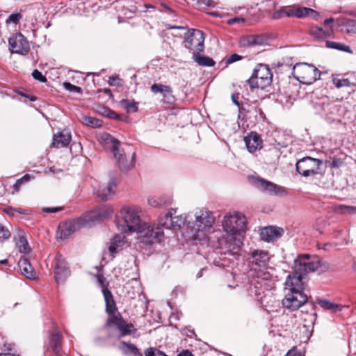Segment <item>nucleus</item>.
I'll return each mask as SVG.
<instances>
[{
	"label": "nucleus",
	"mask_w": 356,
	"mask_h": 356,
	"mask_svg": "<svg viewBox=\"0 0 356 356\" xmlns=\"http://www.w3.org/2000/svg\"><path fill=\"white\" fill-rule=\"evenodd\" d=\"M273 73L268 65L259 64L253 70L248 83L252 90L256 88L264 89L272 83Z\"/></svg>",
	"instance_id": "6e6552de"
},
{
	"label": "nucleus",
	"mask_w": 356,
	"mask_h": 356,
	"mask_svg": "<svg viewBox=\"0 0 356 356\" xmlns=\"http://www.w3.org/2000/svg\"><path fill=\"white\" fill-rule=\"evenodd\" d=\"M10 236L9 230L0 225V242L8 239Z\"/></svg>",
	"instance_id": "de8ad7c7"
},
{
	"label": "nucleus",
	"mask_w": 356,
	"mask_h": 356,
	"mask_svg": "<svg viewBox=\"0 0 356 356\" xmlns=\"http://www.w3.org/2000/svg\"><path fill=\"white\" fill-rule=\"evenodd\" d=\"M102 293L106 302V312L110 316L115 315L117 307L111 292L108 289H104Z\"/></svg>",
	"instance_id": "c85d7f7f"
},
{
	"label": "nucleus",
	"mask_w": 356,
	"mask_h": 356,
	"mask_svg": "<svg viewBox=\"0 0 356 356\" xmlns=\"http://www.w3.org/2000/svg\"><path fill=\"white\" fill-rule=\"evenodd\" d=\"M161 6L163 8V9H160V11L167 12L169 13H173V10L171 8H170L168 5H166L165 3H161Z\"/></svg>",
	"instance_id": "680f3d73"
},
{
	"label": "nucleus",
	"mask_w": 356,
	"mask_h": 356,
	"mask_svg": "<svg viewBox=\"0 0 356 356\" xmlns=\"http://www.w3.org/2000/svg\"><path fill=\"white\" fill-rule=\"evenodd\" d=\"M15 211H16V212H17L19 213H21V214L26 213V210H24V209H22V208L15 209Z\"/></svg>",
	"instance_id": "338daca9"
},
{
	"label": "nucleus",
	"mask_w": 356,
	"mask_h": 356,
	"mask_svg": "<svg viewBox=\"0 0 356 356\" xmlns=\"http://www.w3.org/2000/svg\"><path fill=\"white\" fill-rule=\"evenodd\" d=\"M108 115H109V118H114V119H120V115H118V113H116L114 111H111L108 113Z\"/></svg>",
	"instance_id": "69168bd1"
},
{
	"label": "nucleus",
	"mask_w": 356,
	"mask_h": 356,
	"mask_svg": "<svg viewBox=\"0 0 356 356\" xmlns=\"http://www.w3.org/2000/svg\"><path fill=\"white\" fill-rule=\"evenodd\" d=\"M163 227L158 224L143 222L136 232L140 242L146 245L161 243L164 237Z\"/></svg>",
	"instance_id": "39448f33"
},
{
	"label": "nucleus",
	"mask_w": 356,
	"mask_h": 356,
	"mask_svg": "<svg viewBox=\"0 0 356 356\" xmlns=\"http://www.w3.org/2000/svg\"><path fill=\"white\" fill-rule=\"evenodd\" d=\"M177 209L170 210L160 218V225L166 229H179L185 225L186 216L185 215H176Z\"/></svg>",
	"instance_id": "ddd939ff"
},
{
	"label": "nucleus",
	"mask_w": 356,
	"mask_h": 356,
	"mask_svg": "<svg viewBox=\"0 0 356 356\" xmlns=\"http://www.w3.org/2000/svg\"><path fill=\"white\" fill-rule=\"evenodd\" d=\"M332 82L335 85V86L338 88H340L343 86H349L350 81L347 79H337L336 77L332 78Z\"/></svg>",
	"instance_id": "a18cd8bd"
},
{
	"label": "nucleus",
	"mask_w": 356,
	"mask_h": 356,
	"mask_svg": "<svg viewBox=\"0 0 356 356\" xmlns=\"http://www.w3.org/2000/svg\"><path fill=\"white\" fill-rule=\"evenodd\" d=\"M262 39L259 35H245L240 38L239 44L241 47H250L257 44H261Z\"/></svg>",
	"instance_id": "f704fd0d"
},
{
	"label": "nucleus",
	"mask_w": 356,
	"mask_h": 356,
	"mask_svg": "<svg viewBox=\"0 0 356 356\" xmlns=\"http://www.w3.org/2000/svg\"><path fill=\"white\" fill-rule=\"evenodd\" d=\"M101 140L111 149L115 164L122 171H128L133 168L136 163V154L133 153L131 159L128 161L123 151L120 149V142L108 134H104L101 136Z\"/></svg>",
	"instance_id": "20e7f679"
},
{
	"label": "nucleus",
	"mask_w": 356,
	"mask_h": 356,
	"mask_svg": "<svg viewBox=\"0 0 356 356\" xmlns=\"http://www.w3.org/2000/svg\"><path fill=\"white\" fill-rule=\"evenodd\" d=\"M334 211L340 214L350 213L349 206L339 204L334 207Z\"/></svg>",
	"instance_id": "8fccbe9b"
},
{
	"label": "nucleus",
	"mask_w": 356,
	"mask_h": 356,
	"mask_svg": "<svg viewBox=\"0 0 356 356\" xmlns=\"http://www.w3.org/2000/svg\"><path fill=\"white\" fill-rule=\"evenodd\" d=\"M285 356H302V355L297 348H293L289 350Z\"/></svg>",
	"instance_id": "bf43d9fd"
},
{
	"label": "nucleus",
	"mask_w": 356,
	"mask_h": 356,
	"mask_svg": "<svg viewBox=\"0 0 356 356\" xmlns=\"http://www.w3.org/2000/svg\"><path fill=\"white\" fill-rule=\"evenodd\" d=\"M97 281L99 283L100 286L102 287V290L104 289H107L105 286V282H106V279L105 277H104L103 275L102 274H98L97 275Z\"/></svg>",
	"instance_id": "052dcab7"
},
{
	"label": "nucleus",
	"mask_w": 356,
	"mask_h": 356,
	"mask_svg": "<svg viewBox=\"0 0 356 356\" xmlns=\"http://www.w3.org/2000/svg\"><path fill=\"white\" fill-rule=\"evenodd\" d=\"M172 203L170 196H153L148 198V204L152 207H161Z\"/></svg>",
	"instance_id": "2f4dec72"
},
{
	"label": "nucleus",
	"mask_w": 356,
	"mask_h": 356,
	"mask_svg": "<svg viewBox=\"0 0 356 356\" xmlns=\"http://www.w3.org/2000/svg\"><path fill=\"white\" fill-rule=\"evenodd\" d=\"M15 241L18 250L22 253H29L31 248L23 232H19L15 236Z\"/></svg>",
	"instance_id": "72a5a7b5"
},
{
	"label": "nucleus",
	"mask_w": 356,
	"mask_h": 356,
	"mask_svg": "<svg viewBox=\"0 0 356 356\" xmlns=\"http://www.w3.org/2000/svg\"><path fill=\"white\" fill-rule=\"evenodd\" d=\"M204 36L202 31L193 29L188 36L185 38L184 47L191 51L193 54H199L204 48Z\"/></svg>",
	"instance_id": "f8f14e48"
},
{
	"label": "nucleus",
	"mask_w": 356,
	"mask_h": 356,
	"mask_svg": "<svg viewBox=\"0 0 356 356\" xmlns=\"http://www.w3.org/2000/svg\"><path fill=\"white\" fill-rule=\"evenodd\" d=\"M32 76L35 80H38L41 83H45L47 81V78L42 74V72L38 70H34L33 71Z\"/></svg>",
	"instance_id": "09e8293b"
},
{
	"label": "nucleus",
	"mask_w": 356,
	"mask_h": 356,
	"mask_svg": "<svg viewBox=\"0 0 356 356\" xmlns=\"http://www.w3.org/2000/svg\"><path fill=\"white\" fill-rule=\"evenodd\" d=\"M62 334L57 330H53L49 336L47 343V350H52L54 354H58L62 351Z\"/></svg>",
	"instance_id": "5701e85b"
},
{
	"label": "nucleus",
	"mask_w": 356,
	"mask_h": 356,
	"mask_svg": "<svg viewBox=\"0 0 356 356\" xmlns=\"http://www.w3.org/2000/svg\"><path fill=\"white\" fill-rule=\"evenodd\" d=\"M116 185L113 181H110L106 186H100L96 194L102 200L106 201L113 193Z\"/></svg>",
	"instance_id": "cd10ccee"
},
{
	"label": "nucleus",
	"mask_w": 356,
	"mask_h": 356,
	"mask_svg": "<svg viewBox=\"0 0 356 356\" xmlns=\"http://www.w3.org/2000/svg\"><path fill=\"white\" fill-rule=\"evenodd\" d=\"M326 47L330 48V49H337V50L348 52V53L353 52V51L351 50V49L349 46H347L343 43L337 42L326 41Z\"/></svg>",
	"instance_id": "ea45409f"
},
{
	"label": "nucleus",
	"mask_w": 356,
	"mask_h": 356,
	"mask_svg": "<svg viewBox=\"0 0 356 356\" xmlns=\"http://www.w3.org/2000/svg\"><path fill=\"white\" fill-rule=\"evenodd\" d=\"M349 212L350 213H356V207L353 206H349Z\"/></svg>",
	"instance_id": "774afa93"
},
{
	"label": "nucleus",
	"mask_w": 356,
	"mask_h": 356,
	"mask_svg": "<svg viewBox=\"0 0 356 356\" xmlns=\"http://www.w3.org/2000/svg\"><path fill=\"white\" fill-rule=\"evenodd\" d=\"M334 21V18L330 17L324 21V27L318 26H311L309 31V35L317 41H324L332 37L333 26L330 24H332Z\"/></svg>",
	"instance_id": "2eb2a0df"
},
{
	"label": "nucleus",
	"mask_w": 356,
	"mask_h": 356,
	"mask_svg": "<svg viewBox=\"0 0 356 356\" xmlns=\"http://www.w3.org/2000/svg\"><path fill=\"white\" fill-rule=\"evenodd\" d=\"M244 141L248 150L251 152H255L261 149L263 140L259 134L256 132H250L245 138Z\"/></svg>",
	"instance_id": "b1692460"
},
{
	"label": "nucleus",
	"mask_w": 356,
	"mask_h": 356,
	"mask_svg": "<svg viewBox=\"0 0 356 356\" xmlns=\"http://www.w3.org/2000/svg\"><path fill=\"white\" fill-rule=\"evenodd\" d=\"M252 111H254V113L255 114V118H259V119H262L264 117V114L261 110V108L259 106H254L252 108Z\"/></svg>",
	"instance_id": "4d7b16f0"
},
{
	"label": "nucleus",
	"mask_w": 356,
	"mask_h": 356,
	"mask_svg": "<svg viewBox=\"0 0 356 356\" xmlns=\"http://www.w3.org/2000/svg\"><path fill=\"white\" fill-rule=\"evenodd\" d=\"M151 91L155 94L161 93L164 103L172 104L175 102V97L172 95V88L169 86L154 83L151 86Z\"/></svg>",
	"instance_id": "412c9836"
},
{
	"label": "nucleus",
	"mask_w": 356,
	"mask_h": 356,
	"mask_svg": "<svg viewBox=\"0 0 356 356\" xmlns=\"http://www.w3.org/2000/svg\"><path fill=\"white\" fill-rule=\"evenodd\" d=\"M320 267V261L318 259H311L309 254H301L294 261V272L289 275L300 276L305 280V275L314 272Z\"/></svg>",
	"instance_id": "9d476101"
},
{
	"label": "nucleus",
	"mask_w": 356,
	"mask_h": 356,
	"mask_svg": "<svg viewBox=\"0 0 356 356\" xmlns=\"http://www.w3.org/2000/svg\"><path fill=\"white\" fill-rule=\"evenodd\" d=\"M124 238L125 237L124 236L118 234L112 238L108 250L113 257H115V254L118 252L119 249L124 244Z\"/></svg>",
	"instance_id": "473e14b6"
},
{
	"label": "nucleus",
	"mask_w": 356,
	"mask_h": 356,
	"mask_svg": "<svg viewBox=\"0 0 356 356\" xmlns=\"http://www.w3.org/2000/svg\"><path fill=\"white\" fill-rule=\"evenodd\" d=\"M249 261L252 270L268 267L270 260L269 254L267 251L261 250H254L248 253Z\"/></svg>",
	"instance_id": "f3484780"
},
{
	"label": "nucleus",
	"mask_w": 356,
	"mask_h": 356,
	"mask_svg": "<svg viewBox=\"0 0 356 356\" xmlns=\"http://www.w3.org/2000/svg\"><path fill=\"white\" fill-rule=\"evenodd\" d=\"M82 122L85 125L92 128H98L102 125V121L101 120L90 116L83 117Z\"/></svg>",
	"instance_id": "58836bf2"
},
{
	"label": "nucleus",
	"mask_w": 356,
	"mask_h": 356,
	"mask_svg": "<svg viewBox=\"0 0 356 356\" xmlns=\"http://www.w3.org/2000/svg\"><path fill=\"white\" fill-rule=\"evenodd\" d=\"M203 3L209 7H214L216 6V3L213 0H206L203 1Z\"/></svg>",
	"instance_id": "0e129e2a"
},
{
	"label": "nucleus",
	"mask_w": 356,
	"mask_h": 356,
	"mask_svg": "<svg viewBox=\"0 0 356 356\" xmlns=\"http://www.w3.org/2000/svg\"><path fill=\"white\" fill-rule=\"evenodd\" d=\"M22 18L21 13H13L6 19V23L7 24H17L19 20Z\"/></svg>",
	"instance_id": "37998d69"
},
{
	"label": "nucleus",
	"mask_w": 356,
	"mask_h": 356,
	"mask_svg": "<svg viewBox=\"0 0 356 356\" xmlns=\"http://www.w3.org/2000/svg\"><path fill=\"white\" fill-rule=\"evenodd\" d=\"M33 177L31 175L26 174L22 177L18 179L16 181L15 184L13 185L14 191L13 192V193L19 192L22 186L25 183L29 181Z\"/></svg>",
	"instance_id": "79ce46f5"
},
{
	"label": "nucleus",
	"mask_w": 356,
	"mask_h": 356,
	"mask_svg": "<svg viewBox=\"0 0 356 356\" xmlns=\"http://www.w3.org/2000/svg\"><path fill=\"white\" fill-rule=\"evenodd\" d=\"M70 271L67 265L65 258L57 254L55 257L54 275L57 283H62L69 276Z\"/></svg>",
	"instance_id": "6ab92c4d"
},
{
	"label": "nucleus",
	"mask_w": 356,
	"mask_h": 356,
	"mask_svg": "<svg viewBox=\"0 0 356 356\" xmlns=\"http://www.w3.org/2000/svg\"><path fill=\"white\" fill-rule=\"evenodd\" d=\"M292 75L300 83L310 85L320 79L321 72L313 65L300 63L293 67Z\"/></svg>",
	"instance_id": "423d86ee"
},
{
	"label": "nucleus",
	"mask_w": 356,
	"mask_h": 356,
	"mask_svg": "<svg viewBox=\"0 0 356 356\" xmlns=\"http://www.w3.org/2000/svg\"><path fill=\"white\" fill-rule=\"evenodd\" d=\"M141 210L136 206H124L115 216L116 226L123 234L133 233L143 224Z\"/></svg>",
	"instance_id": "f03ea898"
},
{
	"label": "nucleus",
	"mask_w": 356,
	"mask_h": 356,
	"mask_svg": "<svg viewBox=\"0 0 356 356\" xmlns=\"http://www.w3.org/2000/svg\"><path fill=\"white\" fill-rule=\"evenodd\" d=\"M120 349L124 351L125 354H132L135 356L140 354L139 350L136 346L132 343H129L125 341L120 342Z\"/></svg>",
	"instance_id": "4c0bfd02"
},
{
	"label": "nucleus",
	"mask_w": 356,
	"mask_h": 356,
	"mask_svg": "<svg viewBox=\"0 0 356 356\" xmlns=\"http://www.w3.org/2000/svg\"><path fill=\"white\" fill-rule=\"evenodd\" d=\"M71 139L70 133L64 130L54 135L51 145L56 148L67 147Z\"/></svg>",
	"instance_id": "a878e982"
},
{
	"label": "nucleus",
	"mask_w": 356,
	"mask_h": 356,
	"mask_svg": "<svg viewBox=\"0 0 356 356\" xmlns=\"http://www.w3.org/2000/svg\"><path fill=\"white\" fill-rule=\"evenodd\" d=\"M76 226L78 225L77 222H65L60 225L58 231V237L60 239L67 238L72 232H74Z\"/></svg>",
	"instance_id": "c756f323"
},
{
	"label": "nucleus",
	"mask_w": 356,
	"mask_h": 356,
	"mask_svg": "<svg viewBox=\"0 0 356 356\" xmlns=\"http://www.w3.org/2000/svg\"><path fill=\"white\" fill-rule=\"evenodd\" d=\"M193 58L201 66L211 67L215 65V61L212 58L206 56H201L200 54L193 55Z\"/></svg>",
	"instance_id": "c9c22d12"
},
{
	"label": "nucleus",
	"mask_w": 356,
	"mask_h": 356,
	"mask_svg": "<svg viewBox=\"0 0 356 356\" xmlns=\"http://www.w3.org/2000/svg\"><path fill=\"white\" fill-rule=\"evenodd\" d=\"M177 356H194L191 351L188 350H184L181 351Z\"/></svg>",
	"instance_id": "e2e57ef3"
},
{
	"label": "nucleus",
	"mask_w": 356,
	"mask_h": 356,
	"mask_svg": "<svg viewBox=\"0 0 356 356\" xmlns=\"http://www.w3.org/2000/svg\"><path fill=\"white\" fill-rule=\"evenodd\" d=\"M195 221L191 226V238L193 240H202L212 232L215 222L213 213L207 209H200L194 213Z\"/></svg>",
	"instance_id": "7ed1b4c3"
},
{
	"label": "nucleus",
	"mask_w": 356,
	"mask_h": 356,
	"mask_svg": "<svg viewBox=\"0 0 356 356\" xmlns=\"http://www.w3.org/2000/svg\"><path fill=\"white\" fill-rule=\"evenodd\" d=\"M113 209L108 205L97 207L94 209L88 211L83 217L77 220L79 226H91L97 222L111 218L113 214Z\"/></svg>",
	"instance_id": "1a4fd4ad"
},
{
	"label": "nucleus",
	"mask_w": 356,
	"mask_h": 356,
	"mask_svg": "<svg viewBox=\"0 0 356 356\" xmlns=\"http://www.w3.org/2000/svg\"><path fill=\"white\" fill-rule=\"evenodd\" d=\"M323 161L310 156L299 159L296 165V170L303 177L314 176L320 173V166Z\"/></svg>",
	"instance_id": "9b49d317"
},
{
	"label": "nucleus",
	"mask_w": 356,
	"mask_h": 356,
	"mask_svg": "<svg viewBox=\"0 0 356 356\" xmlns=\"http://www.w3.org/2000/svg\"><path fill=\"white\" fill-rule=\"evenodd\" d=\"M285 17H295V6L294 7H284Z\"/></svg>",
	"instance_id": "603ef678"
},
{
	"label": "nucleus",
	"mask_w": 356,
	"mask_h": 356,
	"mask_svg": "<svg viewBox=\"0 0 356 356\" xmlns=\"http://www.w3.org/2000/svg\"><path fill=\"white\" fill-rule=\"evenodd\" d=\"M9 49L12 54L26 55L30 49L26 38L20 33L13 34L8 40Z\"/></svg>",
	"instance_id": "dca6fc26"
},
{
	"label": "nucleus",
	"mask_w": 356,
	"mask_h": 356,
	"mask_svg": "<svg viewBox=\"0 0 356 356\" xmlns=\"http://www.w3.org/2000/svg\"><path fill=\"white\" fill-rule=\"evenodd\" d=\"M138 102L129 99H122L120 105L127 110L128 113H134L138 111Z\"/></svg>",
	"instance_id": "a19ab883"
},
{
	"label": "nucleus",
	"mask_w": 356,
	"mask_h": 356,
	"mask_svg": "<svg viewBox=\"0 0 356 356\" xmlns=\"http://www.w3.org/2000/svg\"><path fill=\"white\" fill-rule=\"evenodd\" d=\"M108 327L115 326L120 332V337L131 334L134 330V325L124 321L120 314L109 316L106 321Z\"/></svg>",
	"instance_id": "a211bd4d"
},
{
	"label": "nucleus",
	"mask_w": 356,
	"mask_h": 356,
	"mask_svg": "<svg viewBox=\"0 0 356 356\" xmlns=\"http://www.w3.org/2000/svg\"><path fill=\"white\" fill-rule=\"evenodd\" d=\"M284 234V229L279 227L269 226L264 227L260 232L261 239L266 242L277 240Z\"/></svg>",
	"instance_id": "4be33fe9"
},
{
	"label": "nucleus",
	"mask_w": 356,
	"mask_h": 356,
	"mask_svg": "<svg viewBox=\"0 0 356 356\" xmlns=\"http://www.w3.org/2000/svg\"><path fill=\"white\" fill-rule=\"evenodd\" d=\"M307 283L302 280L300 276L288 275L285 282L286 294L282 300L284 307L295 311L307 302V296L302 291Z\"/></svg>",
	"instance_id": "f257e3e1"
},
{
	"label": "nucleus",
	"mask_w": 356,
	"mask_h": 356,
	"mask_svg": "<svg viewBox=\"0 0 356 356\" xmlns=\"http://www.w3.org/2000/svg\"><path fill=\"white\" fill-rule=\"evenodd\" d=\"M237 234H227L225 238V247L232 254H238L242 247V241L236 237Z\"/></svg>",
	"instance_id": "393cba45"
},
{
	"label": "nucleus",
	"mask_w": 356,
	"mask_h": 356,
	"mask_svg": "<svg viewBox=\"0 0 356 356\" xmlns=\"http://www.w3.org/2000/svg\"><path fill=\"white\" fill-rule=\"evenodd\" d=\"M318 304L322 308L327 310H331L333 312H336L337 310L341 311L342 308L346 307V306L339 305L326 300H320L318 301Z\"/></svg>",
	"instance_id": "e433bc0d"
},
{
	"label": "nucleus",
	"mask_w": 356,
	"mask_h": 356,
	"mask_svg": "<svg viewBox=\"0 0 356 356\" xmlns=\"http://www.w3.org/2000/svg\"><path fill=\"white\" fill-rule=\"evenodd\" d=\"M272 17H273V18L274 19H280V18H282V17H285L284 7L282 8L281 9H280L279 10L275 11L273 14Z\"/></svg>",
	"instance_id": "6e6d98bb"
},
{
	"label": "nucleus",
	"mask_w": 356,
	"mask_h": 356,
	"mask_svg": "<svg viewBox=\"0 0 356 356\" xmlns=\"http://www.w3.org/2000/svg\"><path fill=\"white\" fill-rule=\"evenodd\" d=\"M273 271V268L268 269V267L254 270L256 279L255 288L260 290L262 289L266 290L272 289L275 282Z\"/></svg>",
	"instance_id": "4468645a"
},
{
	"label": "nucleus",
	"mask_w": 356,
	"mask_h": 356,
	"mask_svg": "<svg viewBox=\"0 0 356 356\" xmlns=\"http://www.w3.org/2000/svg\"><path fill=\"white\" fill-rule=\"evenodd\" d=\"M120 79L118 76H111L109 77L108 83L110 86H119L120 85Z\"/></svg>",
	"instance_id": "5fc2aeb1"
},
{
	"label": "nucleus",
	"mask_w": 356,
	"mask_h": 356,
	"mask_svg": "<svg viewBox=\"0 0 356 356\" xmlns=\"http://www.w3.org/2000/svg\"><path fill=\"white\" fill-rule=\"evenodd\" d=\"M346 27L348 33H356V22L355 20L347 22Z\"/></svg>",
	"instance_id": "3c124183"
},
{
	"label": "nucleus",
	"mask_w": 356,
	"mask_h": 356,
	"mask_svg": "<svg viewBox=\"0 0 356 356\" xmlns=\"http://www.w3.org/2000/svg\"><path fill=\"white\" fill-rule=\"evenodd\" d=\"M242 56L238 55V54H232L226 60V63L227 64H230V63H234L236 61H238L242 59Z\"/></svg>",
	"instance_id": "864d4df0"
},
{
	"label": "nucleus",
	"mask_w": 356,
	"mask_h": 356,
	"mask_svg": "<svg viewBox=\"0 0 356 356\" xmlns=\"http://www.w3.org/2000/svg\"><path fill=\"white\" fill-rule=\"evenodd\" d=\"M222 226L227 234H241L245 231L246 218L238 211L229 212L225 215Z\"/></svg>",
	"instance_id": "0eeeda50"
},
{
	"label": "nucleus",
	"mask_w": 356,
	"mask_h": 356,
	"mask_svg": "<svg viewBox=\"0 0 356 356\" xmlns=\"http://www.w3.org/2000/svg\"><path fill=\"white\" fill-rule=\"evenodd\" d=\"M253 184L261 191L270 195H278L283 191L282 187L261 178H253Z\"/></svg>",
	"instance_id": "aec40b11"
},
{
	"label": "nucleus",
	"mask_w": 356,
	"mask_h": 356,
	"mask_svg": "<svg viewBox=\"0 0 356 356\" xmlns=\"http://www.w3.org/2000/svg\"><path fill=\"white\" fill-rule=\"evenodd\" d=\"M145 356H168L165 353L155 348H149L145 351Z\"/></svg>",
	"instance_id": "c03bdc74"
},
{
	"label": "nucleus",
	"mask_w": 356,
	"mask_h": 356,
	"mask_svg": "<svg viewBox=\"0 0 356 356\" xmlns=\"http://www.w3.org/2000/svg\"><path fill=\"white\" fill-rule=\"evenodd\" d=\"M63 209L62 207H44L42 208V211L44 213H56L60 211Z\"/></svg>",
	"instance_id": "13d9d810"
},
{
	"label": "nucleus",
	"mask_w": 356,
	"mask_h": 356,
	"mask_svg": "<svg viewBox=\"0 0 356 356\" xmlns=\"http://www.w3.org/2000/svg\"><path fill=\"white\" fill-rule=\"evenodd\" d=\"M306 17H310L315 20H318L320 14L310 8L295 6V17L300 19Z\"/></svg>",
	"instance_id": "bb28decb"
},
{
	"label": "nucleus",
	"mask_w": 356,
	"mask_h": 356,
	"mask_svg": "<svg viewBox=\"0 0 356 356\" xmlns=\"http://www.w3.org/2000/svg\"><path fill=\"white\" fill-rule=\"evenodd\" d=\"M19 268L22 274L29 279H34L35 273L29 260L26 258H22L18 262Z\"/></svg>",
	"instance_id": "7c9ffc66"
},
{
	"label": "nucleus",
	"mask_w": 356,
	"mask_h": 356,
	"mask_svg": "<svg viewBox=\"0 0 356 356\" xmlns=\"http://www.w3.org/2000/svg\"><path fill=\"white\" fill-rule=\"evenodd\" d=\"M63 86L66 90H67L70 92H76V93H81L82 92V89L81 87L74 86L70 83L65 82L63 83Z\"/></svg>",
	"instance_id": "49530a36"
}]
</instances>
